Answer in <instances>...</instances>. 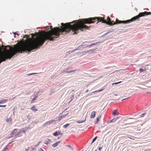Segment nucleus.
<instances>
[{
	"label": "nucleus",
	"instance_id": "obj_1",
	"mask_svg": "<svg viewBox=\"0 0 151 151\" xmlns=\"http://www.w3.org/2000/svg\"><path fill=\"white\" fill-rule=\"evenodd\" d=\"M96 21H98L97 23L99 22H101L106 24H110L109 22L104 20V17H95L79 19L65 24L61 23V28L57 27L52 29V26H50V31L47 32H44L43 34H41V45L46 40L52 41L54 39L58 37L60 32H65L67 33L72 30L74 35L77 34L79 30L82 31L84 29H88V27L85 24L93 23Z\"/></svg>",
	"mask_w": 151,
	"mask_h": 151
},
{
	"label": "nucleus",
	"instance_id": "obj_2",
	"mask_svg": "<svg viewBox=\"0 0 151 151\" xmlns=\"http://www.w3.org/2000/svg\"><path fill=\"white\" fill-rule=\"evenodd\" d=\"M151 13L150 12H141L139 13V14L135 17L132 18L128 20L127 21V23H129L131 22H133L136 20H138L139 17L144 16L145 15H147L150 14Z\"/></svg>",
	"mask_w": 151,
	"mask_h": 151
},
{
	"label": "nucleus",
	"instance_id": "obj_3",
	"mask_svg": "<svg viewBox=\"0 0 151 151\" xmlns=\"http://www.w3.org/2000/svg\"><path fill=\"white\" fill-rule=\"evenodd\" d=\"M121 23H123V24H126L127 23V21H119L117 19H116V22L114 23L113 24V25L117 24H120Z\"/></svg>",
	"mask_w": 151,
	"mask_h": 151
},
{
	"label": "nucleus",
	"instance_id": "obj_4",
	"mask_svg": "<svg viewBox=\"0 0 151 151\" xmlns=\"http://www.w3.org/2000/svg\"><path fill=\"white\" fill-rule=\"evenodd\" d=\"M17 129H14L13 131H12V134H13V135H14V136H18L19 135L21 134V131H20L18 132L17 133H15V131L17 130Z\"/></svg>",
	"mask_w": 151,
	"mask_h": 151
},
{
	"label": "nucleus",
	"instance_id": "obj_5",
	"mask_svg": "<svg viewBox=\"0 0 151 151\" xmlns=\"http://www.w3.org/2000/svg\"><path fill=\"white\" fill-rule=\"evenodd\" d=\"M55 122V120H49L45 123V124L46 125H49L51 123H53Z\"/></svg>",
	"mask_w": 151,
	"mask_h": 151
},
{
	"label": "nucleus",
	"instance_id": "obj_6",
	"mask_svg": "<svg viewBox=\"0 0 151 151\" xmlns=\"http://www.w3.org/2000/svg\"><path fill=\"white\" fill-rule=\"evenodd\" d=\"M96 112L94 111H93L91 114L90 115V118H95V116Z\"/></svg>",
	"mask_w": 151,
	"mask_h": 151
},
{
	"label": "nucleus",
	"instance_id": "obj_7",
	"mask_svg": "<svg viewBox=\"0 0 151 151\" xmlns=\"http://www.w3.org/2000/svg\"><path fill=\"white\" fill-rule=\"evenodd\" d=\"M107 20L108 21L107 22H109V23L110 24H108V25H113V23L114 22V21H111V19L109 17H108V18L107 19Z\"/></svg>",
	"mask_w": 151,
	"mask_h": 151
},
{
	"label": "nucleus",
	"instance_id": "obj_8",
	"mask_svg": "<svg viewBox=\"0 0 151 151\" xmlns=\"http://www.w3.org/2000/svg\"><path fill=\"white\" fill-rule=\"evenodd\" d=\"M51 142V140L49 139H46L45 142L44 143L46 145L49 144Z\"/></svg>",
	"mask_w": 151,
	"mask_h": 151
},
{
	"label": "nucleus",
	"instance_id": "obj_9",
	"mask_svg": "<svg viewBox=\"0 0 151 151\" xmlns=\"http://www.w3.org/2000/svg\"><path fill=\"white\" fill-rule=\"evenodd\" d=\"M101 115H99L96 118V120L95 121V124H97L98 123V122H99V119L101 118Z\"/></svg>",
	"mask_w": 151,
	"mask_h": 151
},
{
	"label": "nucleus",
	"instance_id": "obj_10",
	"mask_svg": "<svg viewBox=\"0 0 151 151\" xmlns=\"http://www.w3.org/2000/svg\"><path fill=\"white\" fill-rule=\"evenodd\" d=\"M113 115L114 116H115L116 115H119V113L117 112V109L115 110L113 112Z\"/></svg>",
	"mask_w": 151,
	"mask_h": 151
},
{
	"label": "nucleus",
	"instance_id": "obj_11",
	"mask_svg": "<svg viewBox=\"0 0 151 151\" xmlns=\"http://www.w3.org/2000/svg\"><path fill=\"white\" fill-rule=\"evenodd\" d=\"M35 108L36 107H35L34 106H33L30 108V109L34 111H37L38 109H35Z\"/></svg>",
	"mask_w": 151,
	"mask_h": 151
},
{
	"label": "nucleus",
	"instance_id": "obj_12",
	"mask_svg": "<svg viewBox=\"0 0 151 151\" xmlns=\"http://www.w3.org/2000/svg\"><path fill=\"white\" fill-rule=\"evenodd\" d=\"M7 99H3L0 101V103L1 104H3L4 103L6 102L7 101Z\"/></svg>",
	"mask_w": 151,
	"mask_h": 151
},
{
	"label": "nucleus",
	"instance_id": "obj_13",
	"mask_svg": "<svg viewBox=\"0 0 151 151\" xmlns=\"http://www.w3.org/2000/svg\"><path fill=\"white\" fill-rule=\"evenodd\" d=\"M60 134V132H59V133L58 134V132H55L53 134V135L55 136H57L58 134Z\"/></svg>",
	"mask_w": 151,
	"mask_h": 151
},
{
	"label": "nucleus",
	"instance_id": "obj_14",
	"mask_svg": "<svg viewBox=\"0 0 151 151\" xmlns=\"http://www.w3.org/2000/svg\"><path fill=\"white\" fill-rule=\"evenodd\" d=\"M60 143V142H56V143L54 144H53L52 145V147H56L58 145V143Z\"/></svg>",
	"mask_w": 151,
	"mask_h": 151
},
{
	"label": "nucleus",
	"instance_id": "obj_15",
	"mask_svg": "<svg viewBox=\"0 0 151 151\" xmlns=\"http://www.w3.org/2000/svg\"><path fill=\"white\" fill-rule=\"evenodd\" d=\"M6 122L10 121V122H12V119L11 117L7 118L6 119Z\"/></svg>",
	"mask_w": 151,
	"mask_h": 151
},
{
	"label": "nucleus",
	"instance_id": "obj_16",
	"mask_svg": "<svg viewBox=\"0 0 151 151\" xmlns=\"http://www.w3.org/2000/svg\"><path fill=\"white\" fill-rule=\"evenodd\" d=\"M70 125V124L69 123L67 124H65V125H64L63 126V127L65 128H67L68 126H69Z\"/></svg>",
	"mask_w": 151,
	"mask_h": 151
},
{
	"label": "nucleus",
	"instance_id": "obj_17",
	"mask_svg": "<svg viewBox=\"0 0 151 151\" xmlns=\"http://www.w3.org/2000/svg\"><path fill=\"white\" fill-rule=\"evenodd\" d=\"M122 82V81H120V82H116V83H113L112 84V85H115V84H118L119 83H120Z\"/></svg>",
	"mask_w": 151,
	"mask_h": 151
},
{
	"label": "nucleus",
	"instance_id": "obj_18",
	"mask_svg": "<svg viewBox=\"0 0 151 151\" xmlns=\"http://www.w3.org/2000/svg\"><path fill=\"white\" fill-rule=\"evenodd\" d=\"M103 90V89H100V90H99L98 91H94L93 92V93H95V92H96L97 91H98V92H100L101 91H102Z\"/></svg>",
	"mask_w": 151,
	"mask_h": 151
},
{
	"label": "nucleus",
	"instance_id": "obj_19",
	"mask_svg": "<svg viewBox=\"0 0 151 151\" xmlns=\"http://www.w3.org/2000/svg\"><path fill=\"white\" fill-rule=\"evenodd\" d=\"M37 74V73H29V74H28V76H30L31 75H34V74Z\"/></svg>",
	"mask_w": 151,
	"mask_h": 151
},
{
	"label": "nucleus",
	"instance_id": "obj_20",
	"mask_svg": "<svg viewBox=\"0 0 151 151\" xmlns=\"http://www.w3.org/2000/svg\"><path fill=\"white\" fill-rule=\"evenodd\" d=\"M97 138V137H96L93 139L92 141V143H93L95 140Z\"/></svg>",
	"mask_w": 151,
	"mask_h": 151
},
{
	"label": "nucleus",
	"instance_id": "obj_21",
	"mask_svg": "<svg viewBox=\"0 0 151 151\" xmlns=\"http://www.w3.org/2000/svg\"><path fill=\"white\" fill-rule=\"evenodd\" d=\"M144 70H144L141 68L140 69H139V71L140 72H142Z\"/></svg>",
	"mask_w": 151,
	"mask_h": 151
},
{
	"label": "nucleus",
	"instance_id": "obj_22",
	"mask_svg": "<svg viewBox=\"0 0 151 151\" xmlns=\"http://www.w3.org/2000/svg\"><path fill=\"white\" fill-rule=\"evenodd\" d=\"M7 149L8 148L7 147H5L2 151H6Z\"/></svg>",
	"mask_w": 151,
	"mask_h": 151
},
{
	"label": "nucleus",
	"instance_id": "obj_23",
	"mask_svg": "<svg viewBox=\"0 0 151 151\" xmlns=\"http://www.w3.org/2000/svg\"><path fill=\"white\" fill-rule=\"evenodd\" d=\"M102 149V147H99L98 148V150H101Z\"/></svg>",
	"mask_w": 151,
	"mask_h": 151
},
{
	"label": "nucleus",
	"instance_id": "obj_24",
	"mask_svg": "<svg viewBox=\"0 0 151 151\" xmlns=\"http://www.w3.org/2000/svg\"><path fill=\"white\" fill-rule=\"evenodd\" d=\"M65 72L66 73H71V71H70H70H66Z\"/></svg>",
	"mask_w": 151,
	"mask_h": 151
},
{
	"label": "nucleus",
	"instance_id": "obj_25",
	"mask_svg": "<svg viewBox=\"0 0 151 151\" xmlns=\"http://www.w3.org/2000/svg\"><path fill=\"white\" fill-rule=\"evenodd\" d=\"M14 35H17L18 36L19 35L17 33H16V32H14Z\"/></svg>",
	"mask_w": 151,
	"mask_h": 151
},
{
	"label": "nucleus",
	"instance_id": "obj_26",
	"mask_svg": "<svg viewBox=\"0 0 151 151\" xmlns=\"http://www.w3.org/2000/svg\"><path fill=\"white\" fill-rule=\"evenodd\" d=\"M77 70H71L70 71H71V72H75V71H76Z\"/></svg>",
	"mask_w": 151,
	"mask_h": 151
},
{
	"label": "nucleus",
	"instance_id": "obj_27",
	"mask_svg": "<svg viewBox=\"0 0 151 151\" xmlns=\"http://www.w3.org/2000/svg\"><path fill=\"white\" fill-rule=\"evenodd\" d=\"M97 44V43H93L91 45V46L93 45H96Z\"/></svg>",
	"mask_w": 151,
	"mask_h": 151
},
{
	"label": "nucleus",
	"instance_id": "obj_28",
	"mask_svg": "<svg viewBox=\"0 0 151 151\" xmlns=\"http://www.w3.org/2000/svg\"><path fill=\"white\" fill-rule=\"evenodd\" d=\"M145 115V114H142L141 115V117H142L144 116Z\"/></svg>",
	"mask_w": 151,
	"mask_h": 151
},
{
	"label": "nucleus",
	"instance_id": "obj_29",
	"mask_svg": "<svg viewBox=\"0 0 151 151\" xmlns=\"http://www.w3.org/2000/svg\"><path fill=\"white\" fill-rule=\"evenodd\" d=\"M116 120V119H113L111 121V122H112V121H114L115 120Z\"/></svg>",
	"mask_w": 151,
	"mask_h": 151
},
{
	"label": "nucleus",
	"instance_id": "obj_30",
	"mask_svg": "<svg viewBox=\"0 0 151 151\" xmlns=\"http://www.w3.org/2000/svg\"><path fill=\"white\" fill-rule=\"evenodd\" d=\"M40 142H39V143H38V144L37 145H35V146L36 147H37V146H38V145L39 144H40Z\"/></svg>",
	"mask_w": 151,
	"mask_h": 151
},
{
	"label": "nucleus",
	"instance_id": "obj_31",
	"mask_svg": "<svg viewBox=\"0 0 151 151\" xmlns=\"http://www.w3.org/2000/svg\"><path fill=\"white\" fill-rule=\"evenodd\" d=\"M62 118V116H60L59 118V120H60L61 119V118Z\"/></svg>",
	"mask_w": 151,
	"mask_h": 151
},
{
	"label": "nucleus",
	"instance_id": "obj_32",
	"mask_svg": "<svg viewBox=\"0 0 151 151\" xmlns=\"http://www.w3.org/2000/svg\"><path fill=\"white\" fill-rule=\"evenodd\" d=\"M6 106V105H1V107H5Z\"/></svg>",
	"mask_w": 151,
	"mask_h": 151
},
{
	"label": "nucleus",
	"instance_id": "obj_33",
	"mask_svg": "<svg viewBox=\"0 0 151 151\" xmlns=\"http://www.w3.org/2000/svg\"><path fill=\"white\" fill-rule=\"evenodd\" d=\"M40 151H44L43 150H42V149H41V148H40Z\"/></svg>",
	"mask_w": 151,
	"mask_h": 151
},
{
	"label": "nucleus",
	"instance_id": "obj_34",
	"mask_svg": "<svg viewBox=\"0 0 151 151\" xmlns=\"http://www.w3.org/2000/svg\"><path fill=\"white\" fill-rule=\"evenodd\" d=\"M24 133H25V132L24 130H22V131H21Z\"/></svg>",
	"mask_w": 151,
	"mask_h": 151
},
{
	"label": "nucleus",
	"instance_id": "obj_35",
	"mask_svg": "<svg viewBox=\"0 0 151 151\" xmlns=\"http://www.w3.org/2000/svg\"><path fill=\"white\" fill-rule=\"evenodd\" d=\"M88 91V89L86 91V93H87V92Z\"/></svg>",
	"mask_w": 151,
	"mask_h": 151
},
{
	"label": "nucleus",
	"instance_id": "obj_36",
	"mask_svg": "<svg viewBox=\"0 0 151 151\" xmlns=\"http://www.w3.org/2000/svg\"><path fill=\"white\" fill-rule=\"evenodd\" d=\"M127 98H125V99H123L122 100V101H123V100H125V99H127Z\"/></svg>",
	"mask_w": 151,
	"mask_h": 151
},
{
	"label": "nucleus",
	"instance_id": "obj_37",
	"mask_svg": "<svg viewBox=\"0 0 151 151\" xmlns=\"http://www.w3.org/2000/svg\"><path fill=\"white\" fill-rule=\"evenodd\" d=\"M36 99V98H34V99H33V101H34V100H35Z\"/></svg>",
	"mask_w": 151,
	"mask_h": 151
},
{
	"label": "nucleus",
	"instance_id": "obj_38",
	"mask_svg": "<svg viewBox=\"0 0 151 151\" xmlns=\"http://www.w3.org/2000/svg\"><path fill=\"white\" fill-rule=\"evenodd\" d=\"M78 122V123H82V122H78H78Z\"/></svg>",
	"mask_w": 151,
	"mask_h": 151
},
{
	"label": "nucleus",
	"instance_id": "obj_39",
	"mask_svg": "<svg viewBox=\"0 0 151 151\" xmlns=\"http://www.w3.org/2000/svg\"><path fill=\"white\" fill-rule=\"evenodd\" d=\"M9 47L10 48V46H6V47Z\"/></svg>",
	"mask_w": 151,
	"mask_h": 151
},
{
	"label": "nucleus",
	"instance_id": "obj_40",
	"mask_svg": "<svg viewBox=\"0 0 151 151\" xmlns=\"http://www.w3.org/2000/svg\"><path fill=\"white\" fill-rule=\"evenodd\" d=\"M25 150H26V151H27L28 150L27 149H26Z\"/></svg>",
	"mask_w": 151,
	"mask_h": 151
},
{
	"label": "nucleus",
	"instance_id": "obj_41",
	"mask_svg": "<svg viewBox=\"0 0 151 151\" xmlns=\"http://www.w3.org/2000/svg\"><path fill=\"white\" fill-rule=\"evenodd\" d=\"M114 95H115V96H117V94H114Z\"/></svg>",
	"mask_w": 151,
	"mask_h": 151
},
{
	"label": "nucleus",
	"instance_id": "obj_42",
	"mask_svg": "<svg viewBox=\"0 0 151 151\" xmlns=\"http://www.w3.org/2000/svg\"><path fill=\"white\" fill-rule=\"evenodd\" d=\"M126 127H122V128H126Z\"/></svg>",
	"mask_w": 151,
	"mask_h": 151
},
{
	"label": "nucleus",
	"instance_id": "obj_43",
	"mask_svg": "<svg viewBox=\"0 0 151 151\" xmlns=\"http://www.w3.org/2000/svg\"><path fill=\"white\" fill-rule=\"evenodd\" d=\"M0 107H1V105H0Z\"/></svg>",
	"mask_w": 151,
	"mask_h": 151
},
{
	"label": "nucleus",
	"instance_id": "obj_44",
	"mask_svg": "<svg viewBox=\"0 0 151 151\" xmlns=\"http://www.w3.org/2000/svg\"><path fill=\"white\" fill-rule=\"evenodd\" d=\"M127 124H125V125H126Z\"/></svg>",
	"mask_w": 151,
	"mask_h": 151
},
{
	"label": "nucleus",
	"instance_id": "obj_45",
	"mask_svg": "<svg viewBox=\"0 0 151 151\" xmlns=\"http://www.w3.org/2000/svg\"><path fill=\"white\" fill-rule=\"evenodd\" d=\"M1 50V47H0V50Z\"/></svg>",
	"mask_w": 151,
	"mask_h": 151
},
{
	"label": "nucleus",
	"instance_id": "obj_46",
	"mask_svg": "<svg viewBox=\"0 0 151 151\" xmlns=\"http://www.w3.org/2000/svg\"><path fill=\"white\" fill-rule=\"evenodd\" d=\"M9 144H8V145H7V146H8V145H9Z\"/></svg>",
	"mask_w": 151,
	"mask_h": 151
},
{
	"label": "nucleus",
	"instance_id": "obj_47",
	"mask_svg": "<svg viewBox=\"0 0 151 151\" xmlns=\"http://www.w3.org/2000/svg\"><path fill=\"white\" fill-rule=\"evenodd\" d=\"M95 151H97V150H95Z\"/></svg>",
	"mask_w": 151,
	"mask_h": 151
}]
</instances>
